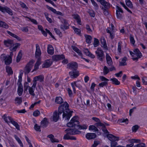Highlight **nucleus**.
<instances>
[{
    "label": "nucleus",
    "mask_w": 147,
    "mask_h": 147,
    "mask_svg": "<svg viewBox=\"0 0 147 147\" xmlns=\"http://www.w3.org/2000/svg\"><path fill=\"white\" fill-rule=\"evenodd\" d=\"M78 117L74 116L71 118L70 122L67 124L68 127H72L75 126L76 129H87V126L86 125H79Z\"/></svg>",
    "instance_id": "f257e3e1"
},
{
    "label": "nucleus",
    "mask_w": 147,
    "mask_h": 147,
    "mask_svg": "<svg viewBox=\"0 0 147 147\" xmlns=\"http://www.w3.org/2000/svg\"><path fill=\"white\" fill-rule=\"evenodd\" d=\"M60 106H62L63 108L62 109V112H63V118L65 120H69L72 116L73 111L69 109L68 105L66 102H65L62 105Z\"/></svg>",
    "instance_id": "f03ea898"
},
{
    "label": "nucleus",
    "mask_w": 147,
    "mask_h": 147,
    "mask_svg": "<svg viewBox=\"0 0 147 147\" xmlns=\"http://www.w3.org/2000/svg\"><path fill=\"white\" fill-rule=\"evenodd\" d=\"M36 86V83H33L31 87H30L28 83L27 82H25L24 84V92L28 89L29 93L32 96H34L35 94L34 92Z\"/></svg>",
    "instance_id": "7ed1b4c3"
},
{
    "label": "nucleus",
    "mask_w": 147,
    "mask_h": 147,
    "mask_svg": "<svg viewBox=\"0 0 147 147\" xmlns=\"http://www.w3.org/2000/svg\"><path fill=\"white\" fill-rule=\"evenodd\" d=\"M13 55L12 52L10 53V55L2 54L1 55L0 59L2 61H4L6 65H9L11 62L12 57Z\"/></svg>",
    "instance_id": "20e7f679"
},
{
    "label": "nucleus",
    "mask_w": 147,
    "mask_h": 147,
    "mask_svg": "<svg viewBox=\"0 0 147 147\" xmlns=\"http://www.w3.org/2000/svg\"><path fill=\"white\" fill-rule=\"evenodd\" d=\"M23 76V71H21L18 76V94L20 96L22 94L23 91L22 85L21 84L22 81V76Z\"/></svg>",
    "instance_id": "39448f33"
},
{
    "label": "nucleus",
    "mask_w": 147,
    "mask_h": 147,
    "mask_svg": "<svg viewBox=\"0 0 147 147\" xmlns=\"http://www.w3.org/2000/svg\"><path fill=\"white\" fill-rule=\"evenodd\" d=\"M108 139L111 141V147H116L117 146V143L116 142L119 140L118 137H116L112 134H109L107 136Z\"/></svg>",
    "instance_id": "423d86ee"
},
{
    "label": "nucleus",
    "mask_w": 147,
    "mask_h": 147,
    "mask_svg": "<svg viewBox=\"0 0 147 147\" xmlns=\"http://www.w3.org/2000/svg\"><path fill=\"white\" fill-rule=\"evenodd\" d=\"M129 52L130 55L133 57L132 59L134 61L137 60L142 56V53L138 49H135L133 53L130 51Z\"/></svg>",
    "instance_id": "0eeeda50"
},
{
    "label": "nucleus",
    "mask_w": 147,
    "mask_h": 147,
    "mask_svg": "<svg viewBox=\"0 0 147 147\" xmlns=\"http://www.w3.org/2000/svg\"><path fill=\"white\" fill-rule=\"evenodd\" d=\"M34 62L35 61L34 60H31L25 66L24 69V71L22 70H21L20 72L21 71H22L23 73L24 72V74H28L32 69Z\"/></svg>",
    "instance_id": "6e6552de"
},
{
    "label": "nucleus",
    "mask_w": 147,
    "mask_h": 147,
    "mask_svg": "<svg viewBox=\"0 0 147 147\" xmlns=\"http://www.w3.org/2000/svg\"><path fill=\"white\" fill-rule=\"evenodd\" d=\"M83 84L82 82L80 81H74L71 83V86L72 88L74 93H76V90L75 86L78 88L80 90H81L82 88V85Z\"/></svg>",
    "instance_id": "1a4fd4ad"
},
{
    "label": "nucleus",
    "mask_w": 147,
    "mask_h": 147,
    "mask_svg": "<svg viewBox=\"0 0 147 147\" xmlns=\"http://www.w3.org/2000/svg\"><path fill=\"white\" fill-rule=\"evenodd\" d=\"M63 108L62 106H60L58 108V112L55 111L53 113V119L54 121L57 122L58 120L59 115L62 113V108Z\"/></svg>",
    "instance_id": "9d476101"
},
{
    "label": "nucleus",
    "mask_w": 147,
    "mask_h": 147,
    "mask_svg": "<svg viewBox=\"0 0 147 147\" xmlns=\"http://www.w3.org/2000/svg\"><path fill=\"white\" fill-rule=\"evenodd\" d=\"M71 128L67 129L65 130L66 133L70 135H75L79 134L80 132L77 130L76 127H75V126L70 127Z\"/></svg>",
    "instance_id": "9b49d317"
},
{
    "label": "nucleus",
    "mask_w": 147,
    "mask_h": 147,
    "mask_svg": "<svg viewBox=\"0 0 147 147\" xmlns=\"http://www.w3.org/2000/svg\"><path fill=\"white\" fill-rule=\"evenodd\" d=\"M95 53L97 57L100 60H102L105 57L103 51L101 48H98L95 51Z\"/></svg>",
    "instance_id": "f8f14e48"
},
{
    "label": "nucleus",
    "mask_w": 147,
    "mask_h": 147,
    "mask_svg": "<svg viewBox=\"0 0 147 147\" xmlns=\"http://www.w3.org/2000/svg\"><path fill=\"white\" fill-rule=\"evenodd\" d=\"M114 27L112 24H111V27L108 28L106 30L107 33L110 34V36L111 39H113L114 37L115 32L114 31Z\"/></svg>",
    "instance_id": "ddd939ff"
},
{
    "label": "nucleus",
    "mask_w": 147,
    "mask_h": 147,
    "mask_svg": "<svg viewBox=\"0 0 147 147\" xmlns=\"http://www.w3.org/2000/svg\"><path fill=\"white\" fill-rule=\"evenodd\" d=\"M116 8L117 17L118 18L121 19L123 16V11L120 7L118 6H117Z\"/></svg>",
    "instance_id": "4468645a"
},
{
    "label": "nucleus",
    "mask_w": 147,
    "mask_h": 147,
    "mask_svg": "<svg viewBox=\"0 0 147 147\" xmlns=\"http://www.w3.org/2000/svg\"><path fill=\"white\" fill-rule=\"evenodd\" d=\"M20 46V44L19 43H16L15 44H13L9 48L11 52H15L17 49L19 48Z\"/></svg>",
    "instance_id": "2eb2a0df"
},
{
    "label": "nucleus",
    "mask_w": 147,
    "mask_h": 147,
    "mask_svg": "<svg viewBox=\"0 0 147 147\" xmlns=\"http://www.w3.org/2000/svg\"><path fill=\"white\" fill-rule=\"evenodd\" d=\"M62 24L61 25V28L63 29H67L68 28L69 24L67 21L64 19H62L61 20Z\"/></svg>",
    "instance_id": "dca6fc26"
},
{
    "label": "nucleus",
    "mask_w": 147,
    "mask_h": 147,
    "mask_svg": "<svg viewBox=\"0 0 147 147\" xmlns=\"http://www.w3.org/2000/svg\"><path fill=\"white\" fill-rule=\"evenodd\" d=\"M0 11L3 13L6 12L10 15L13 14L12 11L7 7H3L0 5Z\"/></svg>",
    "instance_id": "f3484780"
},
{
    "label": "nucleus",
    "mask_w": 147,
    "mask_h": 147,
    "mask_svg": "<svg viewBox=\"0 0 147 147\" xmlns=\"http://www.w3.org/2000/svg\"><path fill=\"white\" fill-rule=\"evenodd\" d=\"M36 50L35 53V56L36 58L40 59V57L41 55V52L38 45L36 44Z\"/></svg>",
    "instance_id": "a211bd4d"
},
{
    "label": "nucleus",
    "mask_w": 147,
    "mask_h": 147,
    "mask_svg": "<svg viewBox=\"0 0 147 147\" xmlns=\"http://www.w3.org/2000/svg\"><path fill=\"white\" fill-rule=\"evenodd\" d=\"M101 4L103 5L102 9H107L110 7L109 4L106 1L104 0H97Z\"/></svg>",
    "instance_id": "6ab92c4d"
},
{
    "label": "nucleus",
    "mask_w": 147,
    "mask_h": 147,
    "mask_svg": "<svg viewBox=\"0 0 147 147\" xmlns=\"http://www.w3.org/2000/svg\"><path fill=\"white\" fill-rule=\"evenodd\" d=\"M44 76L42 75H40L36 76L34 78L33 80V83H36V81H39L40 82H42L43 81L44 79Z\"/></svg>",
    "instance_id": "aec40b11"
},
{
    "label": "nucleus",
    "mask_w": 147,
    "mask_h": 147,
    "mask_svg": "<svg viewBox=\"0 0 147 147\" xmlns=\"http://www.w3.org/2000/svg\"><path fill=\"white\" fill-rule=\"evenodd\" d=\"M72 48L74 51L76 52L86 62H89V61L88 60L83 58L82 57V52L77 47L74 46H72Z\"/></svg>",
    "instance_id": "412c9836"
},
{
    "label": "nucleus",
    "mask_w": 147,
    "mask_h": 147,
    "mask_svg": "<svg viewBox=\"0 0 147 147\" xmlns=\"http://www.w3.org/2000/svg\"><path fill=\"white\" fill-rule=\"evenodd\" d=\"M67 67L71 69H76L78 66L77 64L75 62L71 63L67 65Z\"/></svg>",
    "instance_id": "4be33fe9"
},
{
    "label": "nucleus",
    "mask_w": 147,
    "mask_h": 147,
    "mask_svg": "<svg viewBox=\"0 0 147 147\" xmlns=\"http://www.w3.org/2000/svg\"><path fill=\"white\" fill-rule=\"evenodd\" d=\"M64 58L65 56L63 55H53L52 57V59L54 61H57L59 60H62Z\"/></svg>",
    "instance_id": "5701e85b"
},
{
    "label": "nucleus",
    "mask_w": 147,
    "mask_h": 147,
    "mask_svg": "<svg viewBox=\"0 0 147 147\" xmlns=\"http://www.w3.org/2000/svg\"><path fill=\"white\" fill-rule=\"evenodd\" d=\"M86 137L88 140H91L95 138L96 137V135L94 133H88L86 134Z\"/></svg>",
    "instance_id": "b1692460"
},
{
    "label": "nucleus",
    "mask_w": 147,
    "mask_h": 147,
    "mask_svg": "<svg viewBox=\"0 0 147 147\" xmlns=\"http://www.w3.org/2000/svg\"><path fill=\"white\" fill-rule=\"evenodd\" d=\"M69 75L72 78H75L79 76V72L78 71H72L69 73Z\"/></svg>",
    "instance_id": "393cba45"
},
{
    "label": "nucleus",
    "mask_w": 147,
    "mask_h": 147,
    "mask_svg": "<svg viewBox=\"0 0 147 147\" xmlns=\"http://www.w3.org/2000/svg\"><path fill=\"white\" fill-rule=\"evenodd\" d=\"M52 63L51 59H49L46 60L42 65L44 67L47 68L50 66Z\"/></svg>",
    "instance_id": "a878e982"
},
{
    "label": "nucleus",
    "mask_w": 147,
    "mask_h": 147,
    "mask_svg": "<svg viewBox=\"0 0 147 147\" xmlns=\"http://www.w3.org/2000/svg\"><path fill=\"white\" fill-rule=\"evenodd\" d=\"M3 119L8 124L11 123L13 120L10 117L7 116L6 115H4L2 117Z\"/></svg>",
    "instance_id": "bb28decb"
},
{
    "label": "nucleus",
    "mask_w": 147,
    "mask_h": 147,
    "mask_svg": "<svg viewBox=\"0 0 147 147\" xmlns=\"http://www.w3.org/2000/svg\"><path fill=\"white\" fill-rule=\"evenodd\" d=\"M83 51L86 55L87 56L90 57L92 58H94L95 57V56L90 52L88 49H84L83 50Z\"/></svg>",
    "instance_id": "cd10ccee"
},
{
    "label": "nucleus",
    "mask_w": 147,
    "mask_h": 147,
    "mask_svg": "<svg viewBox=\"0 0 147 147\" xmlns=\"http://www.w3.org/2000/svg\"><path fill=\"white\" fill-rule=\"evenodd\" d=\"M3 42L4 45L6 47H9L13 44V41L11 40L8 39L4 40Z\"/></svg>",
    "instance_id": "c85d7f7f"
},
{
    "label": "nucleus",
    "mask_w": 147,
    "mask_h": 147,
    "mask_svg": "<svg viewBox=\"0 0 147 147\" xmlns=\"http://www.w3.org/2000/svg\"><path fill=\"white\" fill-rule=\"evenodd\" d=\"M73 18L76 20V21L79 25H81V20L79 16L77 14H74L72 15Z\"/></svg>",
    "instance_id": "c756f323"
},
{
    "label": "nucleus",
    "mask_w": 147,
    "mask_h": 147,
    "mask_svg": "<svg viewBox=\"0 0 147 147\" xmlns=\"http://www.w3.org/2000/svg\"><path fill=\"white\" fill-rule=\"evenodd\" d=\"M47 51L48 53L50 55H53L54 53V49L51 45H49L48 46Z\"/></svg>",
    "instance_id": "7c9ffc66"
},
{
    "label": "nucleus",
    "mask_w": 147,
    "mask_h": 147,
    "mask_svg": "<svg viewBox=\"0 0 147 147\" xmlns=\"http://www.w3.org/2000/svg\"><path fill=\"white\" fill-rule=\"evenodd\" d=\"M100 41L102 45V47L105 49H107V47L106 43V41L103 37H101Z\"/></svg>",
    "instance_id": "2f4dec72"
},
{
    "label": "nucleus",
    "mask_w": 147,
    "mask_h": 147,
    "mask_svg": "<svg viewBox=\"0 0 147 147\" xmlns=\"http://www.w3.org/2000/svg\"><path fill=\"white\" fill-rule=\"evenodd\" d=\"M69 134H67L65 135L63 137V139L65 140H76V138L73 136H70L69 135Z\"/></svg>",
    "instance_id": "473e14b6"
},
{
    "label": "nucleus",
    "mask_w": 147,
    "mask_h": 147,
    "mask_svg": "<svg viewBox=\"0 0 147 147\" xmlns=\"http://www.w3.org/2000/svg\"><path fill=\"white\" fill-rule=\"evenodd\" d=\"M106 58L107 63L109 65H111L112 64L113 62L111 58L109 55L107 53L106 55Z\"/></svg>",
    "instance_id": "72a5a7b5"
},
{
    "label": "nucleus",
    "mask_w": 147,
    "mask_h": 147,
    "mask_svg": "<svg viewBox=\"0 0 147 147\" xmlns=\"http://www.w3.org/2000/svg\"><path fill=\"white\" fill-rule=\"evenodd\" d=\"M46 31V32L45 31L43 30L41 32L42 34L45 36H47V32L48 33L49 35L53 38L54 37V36L52 35V33L50 31L47 29H45Z\"/></svg>",
    "instance_id": "f704fd0d"
},
{
    "label": "nucleus",
    "mask_w": 147,
    "mask_h": 147,
    "mask_svg": "<svg viewBox=\"0 0 147 147\" xmlns=\"http://www.w3.org/2000/svg\"><path fill=\"white\" fill-rule=\"evenodd\" d=\"M7 33L10 35L12 37H13L14 38H16L17 40L19 41H21V38L19 37V36H18L17 35L11 33V32L9 31H7Z\"/></svg>",
    "instance_id": "c9c22d12"
},
{
    "label": "nucleus",
    "mask_w": 147,
    "mask_h": 147,
    "mask_svg": "<svg viewBox=\"0 0 147 147\" xmlns=\"http://www.w3.org/2000/svg\"><path fill=\"white\" fill-rule=\"evenodd\" d=\"M40 59H38L34 65V69L33 70V71H35L38 68V66L40 64Z\"/></svg>",
    "instance_id": "e433bc0d"
},
{
    "label": "nucleus",
    "mask_w": 147,
    "mask_h": 147,
    "mask_svg": "<svg viewBox=\"0 0 147 147\" xmlns=\"http://www.w3.org/2000/svg\"><path fill=\"white\" fill-rule=\"evenodd\" d=\"M55 102L57 103L60 104L63 102V100L61 97L58 96L56 98Z\"/></svg>",
    "instance_id": "4c0bfd02"
},
{
    "label": "nucleus",
    "mask_w": 147,
    "mask_h": 147,
    "mask_svg": "<svg viewBox=\"0 0 147 147\" xmlns=\"http://www.w3.org/2000/svg\"><path fill=\"white\" fill-rule=\"evenodd\" d=\"M72 28L74 30L75 33L79 35H81V30L80 29L76 28L74 26H72Z\"/></svg>",
    "instance_id": "58836bf2"
},
{
    "label": "nucleus",
    "mask_w": 147,
    "mask_h": 147,
    "mask_svg": "<svg viewBox=\"0 0 147 147\" xmlns=\"http://www.w3.org/2000/svg\"><path fill=\"white\" fill-rule=\"evenodd\" d=\"M48 137L50 138L51 141L53 142H58L59 140L54 138V136L52 135H49Z\"/></svg>",
    "instance_id": "ea45409f"
},
{
    "label": "nucleus",
    "mask_w": 147,
    "mask_h": 147,
    "mask_svg": "<svg viewBox=\"0 0 147 147\" xmlns=\"http://www.w3.org/2000/svg\"><path fill=\"white\" fill-rule=\"evenodd\" d=\"M89 129L90 131L93 132H96L98 131V129L97 127L93 125H90L89 126Z\"/></svg>",
    "instance_id": "a19ab883"
},
{
    "label": "nucleus",
    "mask_w": 147,
    "mask_h": 147,
    "mask_svg": "<svg viewBox=\"0 0 147 147\" xmlns=\"http://www.w3.org/2000/svg\"><path fill=\"white\" fill-rule=\"evenodd\" d=\"M110 80L112 81L113 84L116 85H119L120 84V82L115 78H111Z\"/></svg>",
    "instance_id": "79ce46f5"
},
{
    "label": "nucleus",
    "mask_w": 147,
    "mask_h": 147,
    "mask_svg": "<svg viewBox=\"0 0 147 147\" xmlns=\"http://www.w3.org/2000/svg\"><path fill=\"white\" fill-rule=\"evenodd\" d=\"M127 60L126 57H124L122 59L121 61L119 62V65L121 66H124L126 65V61Z\"/></svg>",
    "instance_id": "37998d69"
},
{
    "label": "nucleus",
    "mask_w": 147,
    "mask_h": 147,
    "mask_svg": "<svg viewBox=\"0 0 147 147\" xmlns=\"http://www.w3.org/2000/svg\"><path fill=\"white\" fill-rule=\"evenodd\" d=\"M0 27L7 29L9 28V26L7 24L2 21H0Z\"/></svg>",
    "instance_id": "c03bdc74"
},
{
    "label": "nucleus",
    "mask_w": 147,
    "mask_h": 147,
    "mask_svg": "<svg viewBox=\"0 0 147 147\" xmlns=\"http://www.w3.org/2000/svg\"><path fill=\"white\" fill-rule=\"evenodd\" d=\"M22 98L20 97H17L15 100V103L16 104L19 105L22 102Z\"/></svg>",
    "instance_id": "a18cd8bd"
},
{
    "label": "nucleus",
    "mask_w": 147,
    "mask_h": 147,
    "mask_svg": "<svg viewBox=\"0 0 147 147\" xmlns=\"http://www.w3.org/2000/svg\"><path fill=\"white\" fill-rule=\"evenodd\" d=\"M122 42L121 41H120L118 43L117 51L119 54L121 53V48L122 46Z\"/></svg>",
    "instance_id": "49530a36"
},
{
    "label": "nucleus",
    "mask_w": 147,
    "mask_h": 147,
    "mask_svg": "<svg viewBox=\"0 0 147 147\" xmlns=\"http://www.w3.org/2000/svg\"><path fill=\"white\" fill-rule=\"evenodd\" d=\"M86 41L88 43H90L91 41L92 37L88 35H85Z\"/></svg>",
    "instance_id": "de8ad7c7"
},
{
    "label": "nucleus",
    "mask_w": 147,
    "mask_h": 147,
    "mask_svg": "<svg viewBox=\"0 0 147 147\" xmlns=\"http://www.w3.org/2000/svg\"><path fill=\"white\" fill-rule=\"evenodd\" d=\"M125 2L126 5L130 8H132L133 5L132 2L130 0H125Z\"/></svg>",
    "instance_id": "09e8293b"
},
{
    "label": "nucleus",
    "mask_w": 147,
    "mask_h": 147,
    "mask_svg": "<svg viewBox=\"0 0 147 147\" xmlns=\"http://www.w3.org/2000/svg\"><path fill=\"white\" fill-rule=\"evenodd\" d=\"M6 71L8 74H11L13 73V71L11 67L9 66H7L6 67Z\"/></svg>",
    "instance_id": "8fccbe9b"
},
{
    "label": "nucleus",
    "mask_w": 147,
    "mask_h": 147,
    "mask_svg": "<svg viewBox=\"0 0 147 147\" xmlns=\"http://www.w3.org/2000/svg\"><path fill=\"white\" fill-rule=\"evenodd\" d=\"M94 40L93 42V45L94 47H96L99 45V40L96 38H94Z\"/></svg>",
    "instance_id": "3c124183"
},
{
    "label": "nucleus",
    "mask_w": 147,
    "mask_h": 147,
    "mask_svg": "<svg viewBox=\"0 0 147 147\" xmlns=\"http://www.w3.org/2000/svg\"><path fill=\"white\" fill-rule=\"evenodd\" d=\"M98 125L101 126H102V129L103 131L106 134H107L108 133V131L105 128V126L104 125H103L101 123H98Z\"/></svg>",
    "instance_id": "603ef678"
},
{
    "label": "nucleus",
    "mask_w": 147,
    "mask_h": 147,
    "mask_svg": "<svg viewBox=\"0 0 147 147\" xmlns=\"http://www.w3.org/2000/svg\"><path fill=\"white\" fill-rule=\"evenodd\" d=\"M139 126L137 125H136L133 126L131 129L132 131L134 132H136L139 129Z\"/></svg>",
    "instance_id": "864d4df0"
},
{
    "label": "nucleus",
    "mask_w": 147,
    "mask_h": 147,
    "mask_svg": "<svg viewBox=\"0 0 147 147\" xmlns=\"http://www.w3.org/2000/svg\"><path fill=\"white\" fill-rule=\"evenodd\" d=\"M22 54L21 52V51H20L19 52L18 54L17 57L16 61L17 62H19L20 61L22 57Z\"/></svg>",
    "instance_id": "5fc2aeb1"
},
{
    "label": "nucleus",
    "mask_w": 147,
    "mask_h": 147,
    "mask_svg": "<svg viewBox=\"0 0 147 147\" xmlns=\"http://www.w3.org/2000/svg\"><path fill=\"white\" fill-rule=\"evenodd\" d=\"M40 126L36 124L34 125V129L36 131H40Z\"/></svg>",
    "instance_id": "6e6d98bb"
},
{
    "label": "nucleus",
    "mask_w": 147,
    "mask_h": 147,
    "mask_svg": "<svg viewBox=\"0 0 147 147\" xmlns=\"http://www.w3.org/2000/svg\"><path fill=\"white\" fill-rule=\"evenodd\" d=\"M11 123L14 125L16 128L18 130L20 129V127L18 123L16 122L13 121V120L11 122Z\"/></svg>",
    "instance_id": "4d7b16f0"
},
{
    "label": "nucleus",
    "mask_w": 147,
    "mask_h": 147,
    "mask_svg": "<svg viewBox=\"0 0 147 147\" xmlns=\"http://www.w3.org/2000/svg\"><path fill=\"white\" fill-rule=\"evenodd\" d=\"M130 43L133 45H134L135 41L133 36L131 35L129 38Z\"/></svg>",
    "instance_id": "13d9d810"
},
{
    "label": "nucleus",
    "mask_w": 147,
    "mask_h": 147,
    "mask_svg": "<svg viewBox=\"0 0 147 147\" xmlns=\"http://www.w3.org/2000/svg\"><path fill=\"white\" fill-rule=\"evenodd\" d=\"M109 69L106 66H104L103 69V73L104 74H107L109 72Z\"/></svg>",
    "instance_id": "bf43d9fd"
},
{
    "label": "nucleus",
    "mask_w": 147,
    "mask_h": 147,
    "mask_svg": "<svg viewBox=\"0 0 147 147\" xmlns=\"http://www.w3.org/2000/svg\"><path fill=\"white\" fill-rule=\"evenodd\" d=\"M15 138L17 141L18 142V143L20 144L21 146L23 147V144L20 139L18 137L16 136H15Z\"/></svg>",
    "instance_id": "052dcab7"
},
{
    "label": "nucleus",
    "mask_w": 147,
    "mask_h": 147,
    "mask_svg": "<svg viewBox=\"0 0 147 147\" xmlns=\"http://www.w3.org/2000/svg\"><path fill=\"white\" fill-rule=\"evenodd\" d=\"M129 141L130 143L133 144L134 143H139L140 142V140L133 139L129 140Z\"/></svg>",
    "instance_id": "680f3d73"
},
{
    "label": "nucleus",
    "mask_w": 147,
    "mask_h": 147,
    "mask_svg": "<svg viewBox=\"0 0 147 147\" xmlns=\"http://www.w3.org/2000/svg\"><path fill=\"white\" fill-rule=\"evenodd\" d=\"M145 144L144 143H140L135 145L134 147H145Z\"/></svg>",
    "instance_id": "e2e57ef3"
},
{
    "label": "nucleus",
    "mask_w": 147,
    "mask_h": 147,
    "mask_svg": "<svg viewBox=\"0 0 147 147\" xmlns=\"http://www.w3.org/2000/svg\"><path fill=\"white\" fill-rule=\"evenodd\" d=\"M100 143V142L99 141H94L91 147H96Z\"/></svg>",
    "instance_id": "0e129e2a"
},
{
    "label": "nucleus",
    "mask_w": 147,
    "mask_h": 147,
    "mask_svg": "<svg viewBox=\"0 0 147 147\" xmlns=\"http://www.w3.org/2000/svg\"><path fill=\"white\" fill-rule=\"evenodd\" d=\"M40 114V112L38 110H36L34 112L33 115L35 117H37Z\"/></svg>",
    "instance_id": "69168bd1"
},
{
    "label": "nucleus",
    "mask_w": 147,
    "mask_h": 147,
    "mask_svg": "<svg viewBox=\"0 0 147 147\" xmlns=\"http://www.w3.org/2000/svg\"><path fill=\"white\" fill-rule=\"evenodd\" d=\"M88 12L90 16L93 17H94L95 14L94 11L93 10H89Z\"/></svg>",
    "instance_id": "338daca9"
},
{
    "label": "nucleus",
    "mask_w": 147,
    "mask_h": 147,
    "mask_svg": "<svg viewBox=\"0 0 147 147\" xmlns=\"http://www.w3.org/2000/svg\"><path fill=\"white\" fill-rule=\"evenodd\" d=\"M107 84V82L105 81L100 83L99 84V86L101 87H102L105 86H106Z\"/></svg>",
    "instance_id": "774afa93"
}]
</instances>
